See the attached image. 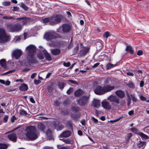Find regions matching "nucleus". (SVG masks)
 <instances>
[{"mask_svg":"<svg viewBox=\"0 0 149 149\" xmlns=\"http://www.w3.org/2000/svg\"><path fill=\"white\" fill-rule=\"evenodd\" d=\"M28 52L27 60L30 65L33 64L36 62V60L34 57L36 51V47L33 45H30L26 48Z\"/></svg>","mask_w":149,"mask_h":149,"instance_id":"nucleus-1","label":"nucleus"},{"mask_svg":"<svg viewBox=\"0 0 149 149\" xmlns=\"http://www.w3.org/2000/svg\"><path fill=\"white\" fill-rule=\"evenodd\" d=\"M26 135L29 139L34 140L37 139L38 134L36 133L35 127L33 126L27 127L26 130Z\"/></svg>","mask_w":149,"mask_h":149,"instance_id":"nucleus-2","label":"nucleus"},{"mask_svg":"<svg viewBox=\"0 0 149 149\" xmlns=\"http://www.w3.org/2000/svg\"><path fill=\"white\" fill-rule=\"evenodd\" d=\"M23 25L18 23L14 25L10 24L8 26V28L12 32H18L22 30Z\"/></svg>","mask_w":149,"mask_h":149,"instance_id":"nucleus-3","label":"nucleus"},{"mask_svg":"<svg viewBox=\"0 0 149 149\" xmlns=\"http://www.w3.org/2000/svg\"><path fill=\"white\" fill-rule=\"evenodd\" d=\"M44 37L47 40L49 41L56 38H61V37L54 32L52 31L45 33L44 35Z\"/></svg>","mask_w":149,"mask_h":149,"instance_id":"nucleus-4","label":"nucleus"},{"mask_svg":"<svg viewBox=\"0 0 149 149\" xmlns=\"http://www.w3.org/2000/svg\"><path fill=\"white\" fill-rule=\"evenodd\" d=\"M62 16L55 15L50 17V24L54 25L60 22L62 19Z\"/></svg>","mask_w":149,"mask_h":149,"instance_id":"nucleus-5","label":"nucleus"},{"mask_svg":"<svg viewBox=\"0 0 149 149\" xmlns=\"http://www.w3.org/2000/svg\"><path fill=\"white\" fill-rule=\"evenodd\" d=\"M9 39V36L7 35L4 29L0 28V40L1 42L8 41Z\"/></svg>","mask_w":149,"mask_h":149,"instance_id":"nucleus-6","label":"nucleus"},{"mask_svg":"<svg viewBox=\"0 0 149 149\" xmlns=\"http://www.w3.org/2000/svg\"><path fill=\"white\" fill-rule=\"evenodd\" d=\"M89 96H83L77 100L78 104L81 106L86 104L89 101Z\"/></svg>","mask_w":149,"mask_h":149,"instance_id":"nucleus-7","label":"nucleus"},{"mask_svg":"<svg viewBox=\"0 0 149 149\" xmlns=\"http://www.w3.org/2000/svg\"><path fill=\"white\" fill-rule=\"evenodd\" d=\"M103 87H102L100 86H96L94 92L95 94L98 95H102L104 94Z\"/></svg>","mask_w":149,"mask_h":149,"instance_id":"nucleus-8","label":"nucleus"},{"mask_svg":"<svg viewBox=\"0 0 149 149\" xmlns=\"http://www.w3.org/2000/svg\"><path fill=\"white\" fill-rule=\"evenodd\" d=\"M22 54V52L20 49H17L14 50L12 55L15 59H18Z\"/></svg>","mask_w":149,"mask_h":149,"instance_id":"nucleus-9","label":"nucleus"},{"mask_svg":"<svg viewBox=\"0 0 149 149\" xmlns=\"http://www.w3.org/2000/svg\"><path fill=\"white\" fill-rule=\"evenodd\" d=\"M115 88L114 86H110L109 85H105L103 87V90L104 94L113 90Z\"/></svg>","mask_w":149,"mask_h":149,"instance_id":"nucleus-10","label":"nucleus"},{"mask_svg":"<svg viewBox=\"0 0 149 149\" xmlns=\"http://www.w3.org/2000/svg\"><path fill=\"white\" fill-rule=\"evenodd\" d=\"M16 20L19 21L22 20V23L23 25L26 24L29 21V18L26 17L18 18L16 19Z\"/></svg>","mask_w":149,"mask_h":149,"instance_id":"nucleus-11","label":"nucleus"},{"mask_svg":"<svg viewBox=\"0 0 149 149\" xmlns=\"http://www.w3.org/2000/svg\"><path fill=\"white\" fill-rule=\"evenodd\" d=\"M8 137L10 140L13 142H15L17 141V135L15 133H13L9 134L8 135Z\"/></svg>","mask_w":149,"mask_h":149,"instance_id":"nucleus-12","label":"nucleus"},{"mask_svg":"<svg viewBox=\"0 0 149 149\" xmlns=\"http://www.w3.org/2000/svg\"><path fill=\"white\" fill-rule=\"evenodd\" d=\"M102 107L106 109H110L111 108V106L110 104L106 101H103L102 102Z\"/></svg>","mask_w":149,"mask_h":149,"instance_id":"nucleus-13","label":"nucleus"},{"mask_svg":"<svg viewBox=\"0 0 149 149\" xmlns=\"http://www.w3.org/2000/svg\"><path fill=\"white\" fill-rule=\"evenodd\" d=\"M108 99L111 102H115L117 104L119 103V100L118 98L116 96L113 95H111L108 98Z\"/></svg>","mask_w":149,"mask_h":149,"instance_id":"nucleus-14","label":"nucleus"},{"mask_svg":"<svg viewBox=\"0 0 149 149\" xmlns=\"http://www.w3.org/2000/svg\"><path fill=\"white\" fill-rule=\"evenodd\" d=\"M62 30L63 31L65 32H69L70 29V27L68 24H64L62 25Z\"/></svg>","mask_w":149,"mask_h":149,"instance_id":"nucleus-15","label":"nucleus"},{"mask_svg":"<svg viewBox=\"0 0 149 149\" xmlns=\"http://www.w3.org/2000/svg\"><path fill=\"white\" fill-rule=\"evenodd\" d=\"M115 93L116 95L120 98H123L125 96V93L122 91L118 90L116 91Z\"/></svg>","mask_w":149,"mask_h":149,"instance_id":"nucleus-16","label":"nucleus"},{"mask_svg":"<svg viewBox=\"0 0 149 149\" xmlns=\"http://www.w3.org/2000/svg\"><path fill=\"white\" fill-rule=\"evenodd\" d=\"M93 104L95 107L98 108L100 106V102L98 100H94L93 102Z\"/></svg>","mask_w":149,"mask_h":149,"instance_id":"nucleus-17","label":"nucleus"},{"mask_svg":"<svg viewBox=\"0 0 149 149\" xmlns=\"http://www.w3.org/2000/svg\"><path fill=\"white\" fill-rule=\"evenodd\" d=\"M71 134V132L69 131H66L63 132L61 135V137H67L69 136Z\"/></svg>","mask_w":149,"mask_h":149,"instance_id":"nucleus-18","label":"nucleus"},{"mask_svg":"<svg viewBox=\"0 0 149 149\" xmlns=\"http://www.w3.org/2000/svg\"><path fill=\"white\" fill-rule=\"evenodd\" d=\"M28 88L27 86L25 84H22L19 87V89L20 91H26Z\"/></svg>","mask_w":149,"mask_h":149,"instance_id":"nucleus-19","label":"nucleus"},{"mask_svg":"<svg viewBox=\"0 0 149 149\" xmlns=\"http://www.w3.org/2000/svg\"><path fill=\"white\" fill-rule=\"evenodd\" d=\"M51 52L52 54L54 55H57L60 53V50L58 49H55L51 50Z\"/></svg>","mask_w":149,"mask_h":149,"instance_id":"nucleus-20","label":"nucleus"},{"mask_svg":"<svg viewBox=\"0 0 149 149\" xmlns=\"http://www.w3.org/2000/svg\"><path fill=\"white\" fill-rule=\"evenodd\" d=\"M146 142L145 141H140L138 145V147L139 148H141L142 149H143L146 146Z\"/></svg>","mask_w":149,"mask_h":149,"instance_id":"nucleus-21","label":"nucleus"},{"mask_svg":"<svg viewBox=\"0 0 149 149\" xmlns=\"http://www.w3.org/2000/svg\"><path fill=\"white\" fill-rule=\"evenodd\" d=\"M89 48L88 47L84 48L80 51V54L82 56L86 55L88 52Z\"/></svg>","mask_w":149,"mask_h":149,"instance_id":"nucleus-22","label":"nucleus"},{"mask_svg":"<svg viewBox=\"0 0 149 149\" xmlns=\"http://www.w3.org/2000/svg\"><path fill=\"white\" fill-rule=\"evenodd\" d=\"M118 63H117L115 64H113L111 63H109L107 65V69H109L114 67L118 65Z\"/></svg>","mask_w":149,"mask_h":149,"instance_id":"nucleus-23","label":"nucleus"},{"mask_svg":"<svg viewBox=\"0 0 149 149\" xmlns=\"http://www.w3.org/2000/svg\"><path fill=\"white\" fill-rule=\"evenodd\" d=\"M83 91L82 90L79 89L75 92L74 95L76 96H79L83 94Z\"/></svg>","mask_w":149,"mask_h":149,"instance_id":"nucleus-24","label":"nucleus"},{"mask_svg":"<svg viewBox=\"0 0 149 149\" xmlns=\"http://www.w3.org/2000/svg\"><path fill=\"white\" fill-rule=\"evenodd\" d=\"M126 50L129 52L131 54H132L134 53V50L132 47L130 46H127L126 49Z\"/></svg>","mask_w":149,"mask_h":149,"instance_id":"nucleus-25","label":"nucleus"},{"mask_svg":"<svg viewBox=\"0 0 149 149\" xmlns=\"http://www.w3.org/2000/svg\"><path fill=\"white\" fill-rule=\"evenodd\" d=\"M130 130L131 132L139 135L140 132L137 129L134 127L132 128Z\"/></svg>","mask_w":149,"mask_h":149,"instance_id":"nucleus-26","label":"nucleus"},{"mask_svg":"<svg viewBox=\"0 0 149 149\" xmlns=\"http://www.w3.org/2000/svg\"><path fill=\"white\" fill-rule=\"evenodd\" d=\"M0 64L2 67L5 68L6 66V61L4 59H2L0 60Z\"/></svg>","mask_w":149,"mask_h":149,"instance_id":"nucleus-27","label":"nucleus"},{"mask_svg":"<svg viewBox=\"0 0 149 149\" xmlns=\"http://www.w3.org/2000/svg\"><path fill=\"white\" fill-rule=\"evenodd\" d=\"M58 86L60 89H62L65 86V83L62 82H60L58 83Z\"/></svg>","mask_w":149,"mask_h":149,"instance_id":"nucleus-28","label":"nucleus"},{"mask_svg":"<svg viewBox=\"0 0 149 149\" xmlns=\"http://www.w3.org/2000/svg\"><path fill=\"white\" fill-rule=\"evenodd\" d=\"M38 127L40 130L42 131H43L45 129L44 125L42 123H40L38 125Z\"/></svg>","mask_w":149,"mask_h":149,"instance_id":"nucleus-29","label":"nucleus"},{"mask_svg":"<svg viewBox=\"0 0 149 149\" xmlns=\"http://www.w3.org/2000/svg\"><path fill=\"white\" fill-rule=\"evenodd\" d=\"M42 21L44 23H46L48 22H49L50 24V17L43 19H42Z\"/></svg>","mask_w":149,"mask_h":149,"instance_id":"nucleus-30","label":"nucleus"},{"mask_svg":"<svg viewBox=\"0 0 149 149\" xmlns=\"http://www.w3.org/2000/svg\"><path fill=\"white\" fill-rule=\"evenodd\" d=\"M132 135V134L131 133H129L127 134L126 136L125 137V139L126 141L127 142H128Z\"/></svg>","mask_w":149,"mask_h":149,"instance_id":"nucleus-31","label":"nucleus"},{"mask_svg":"<svg viewBox=\"0 0 149 149\" xmlns=\"http://www.w3.org/2000/svg\"><path fill=\"white\" fill-rule=\"evenodd\" d=\"M44 55L47 60L48 61H51L52 59L50 55L48 54L46 52H45Z\"/></svg>","mask_w":149,"mask_h":149,"instance_id":"nucleus-32","label":"nucleus"},{"mask_svg":"<svg viewBox=\"0 0 149 149\" xmlns=\"http://www.w3.org/2000/svg\"><path fill=\"white\" fill-rule=\"evenodd\" d=\"M139 135L141 137L146 139H148L149 138L148 136L142 132H140Z\"/></svg>","mask_w":149,"mask_h":149,"instance_id":"nucleus-33","label":"nucleus"},{"mask_svg":"<svg viewBox=\"0 0 149 149\" xmlns=\"http://www.w3.org/2000/svg\"><path fill=\"white\" fill-rule=\"evenodd\" d=\"M20 114L22 116H26L27 114V112L24 109H21L19 111Z\"/></svg>","mask_w":149,"mask_h":149,"instance_id":"nucleus-34","label":"nucleus"},{"mask_svg":"<svg viewBox=\"0 0 149 149\" xmlns=\"http://www.w3.org/2000/svg\"><path fill=\"white\" fill-rule=\"evenodd\" d=\"M8 147L7 144L4 143H0V149H6Z\"/></svg>","mask_w":149,"mask_h":149,"instance_id":"nucleus-35","label":"nucleus"},{"mask_svg":"<svg viewBox=\"0 0 149 149\" xmlns=\"http://www.w3.org/2000/svg\"><path fill=\"white\" fill-rule=\"evenodd\" d=\"M20 6L22 8L25 10L27 11L28 9V8L24 4L22 3H21Z\"/></svg>","mask_w":149,"mask_h":149,"instance_id":"nucleus-36","label":"nucleus"},{"mask_svg":"<svg viewBox=\"0 0 149 149\" xmlns=\"http://www.w3.org/2000/svg\"><path fill=\"white\" fill-rule=\"evenodd\" d=\"M127 85L129 87L131 88H134V84L131 81H129Z\"/></svg>","mask_w":149,"mask_h":149,"instance_id":"nucleus-37","label":"nucleus"},{"mask_svg":"<svg viewBox=\"0 0 149 149\" xmlns=\"http://www.w3.org/2000/svg\"><path fill=\"white\" fill-rule=\"evenodd\" d=\"M46 134L47 136L49 137H51L52 136V132L49 129H48L47 131Z\"/></svg>","mask_w":149,"mask_h":149,"instance_id":"nucleus-38","label":"nucleus"},{"mask_svg":"<svg viewBox=\"0 0 149 149\" xmlns=\"http://www.w3.org/2000/svg\"><path fill=\"white\" fill-rule=\"evenodd\" d=\"M110 35L109 32L108 31H106L104 34L103 36L104 38H107Z\"/></svg>","mask_w":149,"mask_h":149,"instance_id":"nucleus-39","label":"nucleus"},{"mask_svg":"<svg viewBox=\"0 0 149 149\" xmlns=\"http://www.w3.org/2000/svg\"><path fill=\"white\" fill-rule=\"evenodd\" d=\"M3 5L5 6H9L10 5V2L9 1H3L2 3Z\"/></svg>","mask_w":149,"mask_h":149,"instance_id":"nucleus-40","label":"nucleus"},{"mask_svg":"<svg viewBox=\"0 0 149 149\" xmlns=\"http://www.w3.org/2000/svg\"><path fill=\"white\" fill-rule=\"evenodd\" d=\"M131 97L132 98V100L134 102H136L137 101V99L134 95H130Z\"/></svg>","mask_w":149,"mask_h":149,"instance_id":"nucleus-41","label":"nucleus"},{"mask_svg":"<svg viewBox=\"0 0 149 149\" xmlns=\"http://www.w3.org/2000/svg\"><path fill=\"white\" fill-rule=\"evenodd\" d=\"M3 18L5 19H16L15 18L12 17H9L7 16H4L3 17Z\"/></svg>","mask_w":149,"mask_h":149,"instance_id":"nucleus-42","label":"nucleus"},{"mask_svg":"<svg viewBox=\"0 0 149 149\" xmlns=\"http://www.w3.org/2000/svg\"><path fill=\"white\" fill-rule=\"evenodd\" d=\"M38 57L40 59H42L44 58V56L41 53L38 54L37 55Z\"/></svg>","mask_w":149,"mask_h":149,"instance_id":"nucleus-43","label":"nucleus"},{"mask_svg":"<svg viewBox=\"0 0 149 149\" xmlns=\"http://www.w3.org/2000/svg\"><path fill=\"white\" fill-rule=\"evenodd\" d=\"M19 8L17 6H14L13 7L12 10L13 12L17 11L19 10Z\"/></svg>","mask_w":149,"mask_h":149,"instance_id":"nucleus-44","label":"nucleus"},{"mask_svg":"<svg viewBox=\"0 0 149 149\" xmlns=\"http://www.w3.org/2000/svg\"><path fill=\"white\" fill-rule=\"evenodd\" d=\"M73 91V89L72 88H70L67 91L68 94H70Z\"/></svg>","mask_w":149,"mask_h":149,"instance_id":"nucleus-45","label":"nucleus"},{"mask_svg":"<svg viewBox=\"0 0 149 149\" xmlns=\"http://www.w3.org/2000/svg\"><path fill=\"white\" fill-rule=\"evenodd\" d=\"M41 82V81L39 80H36L35 79L34 80V84L36 85H38L40 84Z\"/></svg>","mask_w":149,"mask_h":149,"instance_id":"nucleus-46","label":"nucleus"},{"mask_svg":"<svg viewBox=\"0 0 149 149\" xmlns=\"http://www.w3.org/2000/svg\"><path fill=\"white\" fill-rule=\"evenodd\" d=\"M63 65L65 67H69L70 65V62H68L67 63L64 62L63 64Z\"/></svg>","mask_w":149,"mask_h":149,"instance_id":"nucleus-47","label":"nucleus"},{"mask_svg":"<svg viewBox=\"0 0 149 149\" xmlns=\"http://www.w3.org/2000/svg\"><path fill=\"white\" fill-rule=\"evenodd\" d=\"M139 97L141 100L142 101H145L146 100V97L143 96L142 95H140Z\"/></svg>","mask_w":149,"mask_h":149,"instance_id":"nucleus-48","label":"nucleus"},{"mask_svg":"<svg viewBox=\"0 0 149 149\" xmlns=\"http://www.w3.org/2000/svg\"><path fill=\"white\" fill-rule=\"evenodd\" d=\"M121 117H120L118 119H116L115 120H111L110 121V122L111 123H114V122H117L119 120H120V119L121 118Z\"/></svg>","mask_w":149,"mask_h":149,"instance_id":"nucleus-49","label":"nucleus"},{"mask_svg":"<svg viewBox=\"0 0 149 149\" xmlns=\"http://www.w3.org/2000/svg\"><path fill=\"white\" fill-rule=\"evenodd\" d=\"M63 141L66 143L67 144H70L71 143V141L70 140L67 139V140H65Z\"/></svg>","mask_w":149,"mask_h":149,"instance_id":"nucleus-50","label":"nucleus"},{"mask_svg":"<svg viewBox=\"0 0 149 149\" xmlns=\"http://www.w3.org/2000/svg\"><path fill=\"white\" fill-rule=\"evenodd\" d=\"M79 108L78 107H72V110L75 111H77L79 110Z\"/></svg>","mask_w":149,"mask_h":149,"instance_id":"nucleus-51","label":"nucleus"},{"mask_svg":"<svg viewBox=\"0 0 149 149\" xmlns=\"http://www.w3.org/2000/svg\"><path fill=\"white\" fill-rule=\"evenodd\" d=\"M143 51L142 50L138 51L137 52V55H138L140 56L142 54Z\"/></svg>","mask_w":149,"mask_h":149,"instance_id":"nucleus-52","label":"nucleus"},{"mask_svg":"<svg viewBox=\"0 0 149 149\" xmlns=\"http://www.w3.org/2000/svg\"><path fill=\"white\" fill-rule=\"evenodd\" d=\"M8 116H6L3 118V121L4 122H6L8 120Z\"/></svg>","mask_w":149,"mask_h":149,"instance_id":"nucleus-53","label":"nucleus"},{"mask_svg":"<svg viewBox=\"0 0 149 149\" xmlns=\"http://www.w3.org/2000/svg\"><path fill=\"white\" fill-rule=\"evenodd\" d=\"M79 49V46H77V47L74 48V53H76Z\"/></svg>","mask_w":149,"mask_h":149,"instance_id":"nucleus-54","label":"nucleus"},{"mask_svg":"<svg viewBox=\"0 0 149 149\" xmlns=\"http://www.w3.org/2000/svg\"><path fill=\"white\" fill-rule=\"evenodd\" d=\"M10 81L7 80L5 82V84L6 86H9L10 85Z\"/></svg>","mask_w":149,"mask_h":149,"instance_id":"nucleus-55","label":"nucleus"},{"mask_svg":"<svg viewBox=\"0 0 149 149\" xmlns=\"http://www.w3.org/2000/svg\"><path fill=\"white\" fill-rule=\"evenodd\" d=\"M16 42H17L19 41L20 40V38L19 36H17L16 37Z\"/></svg>","mask_w":149,"mask_h":149,"instance_id":"nucleus-56","label":"nucleus"},{"mask_svg":"<svg viewBox=\"0 0 149 149\" xmlns=\"http://www.w3.org/2000/svg\"><path fill=\"white\" fill-rule=\"evenodd\" d=\"M16 119V118L15 116H13L11 119V120L12 122H14Z\"/></svg>","mask_w":149,"mask_h":149,"instance_id":"nucleus-57","label":"nucleus"},{"mask_svg":"<svg viewBox=\"0 0 149 149\" xmlns=\"http://www.w3.org/2000/svg\"><path fill=\"white\" fill-rule=\"evenodd\" d=\"M92 119L93 121L95 123H97L98 121V120L94 117H92Z\"/></svg>","mask_w":149,"mask_h":149,"instance_id":"nucleus-58","label":"nucleus"},{"mask_svg":"<svg viewBox=\"0 0 149 149\" xmlns=\"http://www.w3.org/2000/svg\"><path fill=\"white\" fill-rule=\"evenodd\" d=\"M134 113V111L133 110H131L130 111L128 112V114L130 115L131 116Z\"/></svg>","mask_w":149,"mask_h":149,"instance_id":"nucleus-59","label":"nucleus"},{"mask_svg":"<svg viewBox=\"0 0 149 149\" xmlns=\"http://www.w3.org/2000/svg\"><path fill=\"white\" fill-rule=\"evenodd\" d=\"M36 75V73H33L31 76V78L32 79H33Z\"/></svg>","mask_w":149,"mask_h":149,"instance_id":"nucleus-60","label":"nucleus"},{"mask_svg":"<svg viewBox=\"0 0 149 149\" xmlns=\"http://www.w3.org/2000/svg\"><path fill=\"white\" fill-rule=\"evenodd\" d=\"M127 75L130 76H133L134 75V74L133 73L130 72H127Z\"/></svg>","mask_w":149,"mask_h":149,"instance_id":"nucleus-61","label":"nucleus"},{"mask_svg":"<svg viewBox=\"0 0 149 149\" xmlns=\"http://www.w3.org/2000/svg\"><path fill=\"white\" fill-rule=\"evenodd\" d=\"M69 81L71 82L72 84H77V82L74 81L72 80H69Z\"/></svg>","mask_w":149,"mask_h":149,"instance_id":"nucleus-62","label":"nucleus"},{"mask_svg":"<svg viewBox=\"0 0 149 149\" xmlns=\"http://www.w3.org/2000/svg\"><path fill=\"white\" fill-rule=\"evenodd\" d=\"M144 82L143 81H141L140 83V86L141 87H142L144 85Z\"/></svg>","mask_w":149,"mask_h":149,"instance_id":"nucleus-63","label":"nucleus"},{"mask_svg":"<svg viewBox=\"0 0 149 149\" xmlns=\"http://www.w3.org/2000/svg\"><path fill=\"white\" fill-rule=\"evenodd\" d=\"M30 100L31 102L33 103H35V101H34L33 98L32 97L30 98Z\"/></svg>","mask_w":149,"mask_h":149,"instance_id":"nucleus-64","label":"nucleus"}]
</instances>
